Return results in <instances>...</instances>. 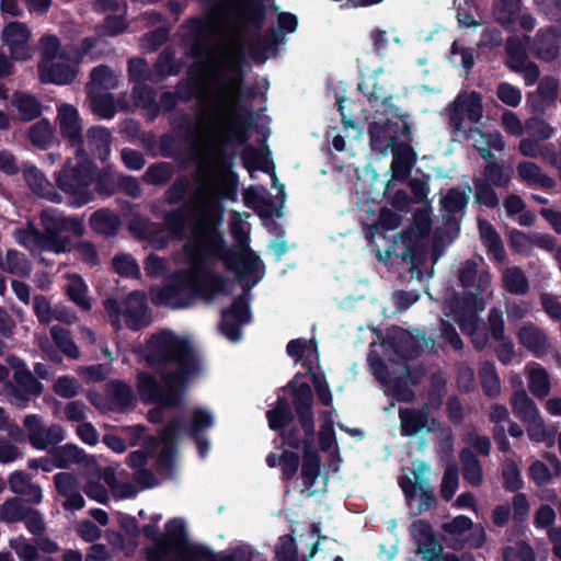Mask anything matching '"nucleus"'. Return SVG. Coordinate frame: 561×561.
<instances>
[{
  "instance_id": "obj_47",
  "label": "nucleus",
  "mask_w": 561,
  "mask_h": 561,
  "mask_svg": "<svg viewBox=\"0 0 561 561\" xmlns=\"http://www.w3.org/2000/svg\"><path fill=\"white\" fill-rule=\"evenodd\" d=\"M471 186L465 184L463 187H450L442 199V207L448 214H459L463 211L469 203Z\"/></svg>"
},
{
  "instance_id": "obj_45",
  "label": "nucleus",
  "mask_w": 561,
  "mask_h": 561,
  "mask_svg": "<svg viewBox=\"0 0 561 561\" xmlns=\"http://www.w3.org/2000/svg\"><path fill=\"white\" fill-rule=\"evenodd\" d=\"M425 462H421L420 466L413 471L414 479L417 481V496L420 497L417 504V513L428 511L436 503V497L430 481L423 477L424 471L427 469Z\"/></svg>"
},
{
  "instance_id": "obj_50",
  "label": "nucleus",
  "mask_w": 561,
  "mask_h": 561,
  "mask_svg": "<svg viewBox=\"0 0 561 561\" xmlns=\"http://www.w3.org/2000/svg\"><path fill=\"white\" fill-rule=\"evenodd\" d=\"M174 175V167L170 162L159 161L150 164L141 180L149 185L164 186Z\"/></svg>"
},
{
  "instance_id": "obj_18",
  "label": "nucleus",
  "mask_w": 561,
  "mask_h": 561,
  "mask_svg": "<svg viewBox=\"0 0 561 561\" xmlns=\"http://www.w3.org/2000/svg\"><path fill=\"white\" fill-rule=\"evenodd\" d=\"M241 5V0L239 1L238 5L234 10V16H236V28L241 34H250L254 33L256 35V38L251 42L250 48L251 54L254 59H257L261 55H263L268 49L276 50L277 47L284 42L285 35L279 30H276L274 27H268L264 36H260L261 30H254L251 28L248 32H243L239 27V18H238V10Z\"/></svg>"
},
{
  "instance_id": "obj_4",
  "label": "nucleus",
  "mask_w": 561,
  "mask_h": 561,
  "mask_svg": "<svg viewBox=\"0 0 561 561\" xmlns=\"http://www.w3.org/2000/svg\"><path fill=\"white\" fill-rule=\"evenodd\" d=\"M304 375L297 373L287 383L293 397V405L296 413V420L276 432L282 439L283 446L294 450L310 449L316 444V420L313 412V394L308 382L298 383V379Z\"/></svg>"
},
{
  "instance_id": "obj_21",
  "label": "nucleus",
  "mask_w": 561,
  "mask_h": 561,
  "mask_svg": "<svg viewBox=\"0 0 561 561\" xmlns=\"http://www.w3.org/2000/svg\"><path fill=\"white\" fill-rule=\"evenodd\" d=\"M517 339L519 344L537 358L543 357L550 348L546 332L534 323L520 327L517 332Z\"/></svg>"
},
{
  "instance_id": "obj_12",
  "label": "nucleus",
  "mask_w": 561,
  "mask_h": 561,
  "mask_svg": "<svg viewBox=\"0 0 561 561\" xmlns=\"http://www.w3.org/2000/svg\"><path fill=\"white\" fill-rule=\"evenodd\" d=\"M458 277L460 285L465 289H474V291H468L463 295V302L467 306L474 304L478 296L485 291L486 286L490 283V276L488 273L478 274V264L473 260H466L461 264Z\"/></svg>"
},
{
  "instance_id": "obj_31",
  "label": "nucleus",
  "mask_w": 561,
  "mask_h": 561,
  "mask_svg": "<svg viewBox=\"0 0 561 561\" xmlns=\"http://www.w3.org/2000/svg\"><path fill=\"white\" fill-rule=\"evenodd\" d=\"M517 174L522 182L526 183L528 186H539L543 190H552L556 187V181L543 173L541 168L533 162V161H520L517 164Z\"/></svg>"
},
{
  "instance_id": "obj_35",
  "label": "nucleus",
  "mask_w": 561,
  "mask_h": 561,
  "mask_svg": "<svg viewBox=\"0 0 561 561\" xmlns=\"http://www.w3.org/2000/svg\"><path fill=\"white\" fill-rule=\"evenodd\" d=\"M22 173L30 188L37 195L55 201L57 193L44 173L35 165L22 164Z\"/></svg>"
},
{
  "instance_id": "obj_28",
  "label": "nucleus",
  "mask_w": 561,
  "mask_h": 561,
  "mask_svg": "<svg viewBox=\"0 0 561 561\" xmlns=\"http://www.w3.org/2000/svg\"><path fill=\"white\" fill-rule=\"evenodd\" d=\"M265 461L270 468L279 467L282 480L290 482L298 472L301 459L296 450L283 448L280 454L270 453Z\"/></svg>"
},
{
  "instance_id": "obj_26",
  "label": "nucleus",
  "mask_w": 561,
  "mask_h": 561,
  "mask_svg": "<svg viewBox=\"0 0 561 561\" xmlns=\"http://www.w3.org/2000/svg\"><path fill=\"white\" fill-rule=\"evenodd\" d=\"M13 379L16 386L12 388L11 394L24 403L30 401L31 396H39L44 391L43 383L26 368L22 370L16 369L13 374ZM23 407H26V404Z\"/></svg>"
},
{
  "instance_id": "obj_43",
  "label": "nucleus",
  "mask_w": 561,
  "mask_h": 561,
  "mask_svg": "<svg viewBox=\"0 0 561 561\" xmlns=\"http://www.w3.org/2000/svg\"><path fill=\"white\" fill-rule=\"evenodd\" d=\"M478 376L484 396L490 399L497 398L501 393V380L496 371L495 363L492 360L482 363Z\"/></svg>"
},
{
  "instance_id": "obj_46",
  "label": "nucleus",
  "mask_w": 561,
  "mask_h": 561,
  "mask_svg": "<svg viewBox=\"0 0 561 561\" xmlns=\"http://www.w3.org/2000/svg\"><path fill=\"white\" fill-rule=\"evenodd\" d=\"M49 455L56 461V468L59 469H67L72 463H80L85 457L84 450L71 443L53 447Z\"/></svg>"
},
{
  "instance_id": "obj_55",
  "label": "nucleus",
  "mask_w": 561,
  "mask_h": 561,
  "mask_svg": "<svg viewBox=\"0 0 561 561\" xmlns=\"http://www.w3.org/2000/svg\"><path fill=\"white\" fill-rule=\"evenodd\" d=\"M94 194L102 197H110L117 193L118 173L114 172L111 167H105L101 171H96L94 175Z\"/></svg>"
},
{
  "instance_id": "obj_58",
  "label": "nucleus",
  "mask_w": 561,
  "mask_h": 561,
  "mask_svg": "<svg viewBox=\"0 0 561 561\" xmlns=\"http://www.w3.org/2000/svg\"><path fill=\"white\" fill-rule=\"evenodd\" d=\"M51 339L57 348L71 359H78L80 352L76 343L73 342L71 334L68 329L54 325L50 329Z\"/></svg>"
},
{
  "instance_id": "obj_49",
  "label": "nucleus",
  "mask_w": 561,
  "mask_h": 561,
  "mask_svg": "<svg viewBox=\"0 0 561 561\" xmlns=\"http://www.w3.org/2000/svg\"><path fill=\"white\" fill-rule=\"evenodd\" d=\"M482 176V181H488L494 187L508 188L512 169L499 161L489 162L483 167Z\"/></svg>"
},
{
  "instance_id": "obj_51",
  "label": "nucleus",
  "mask_w": 561,
  "mask_h": 561,
  "mask_svg": "<svg viewBox=\"0 0 561 561\" xmlns=\"http://www.w3.org/2000/svg\"><path fill=\"white\" fill-rule=\"evenodd\" d=\"M505 53V65L512 71L518 70V67H522L526 61H528L526 45L518 36H510L506 39Z\"/></svg>"
},
{
  "instance_id": "obj_3",
  "label": "nucleus",
  "mask_w": 561,
  "mask_h": 561,
  "mask_svg": "<svg viewBox=\"0 0 561 561\" xmlns=\"http://www.w3.org/2000/svg\"><path fill=\"white\" fill-rule=\"evenodd\" d=\"M238 194V175L220 184L213 182L201 185L184 203L164 213V230L174 240H183L188 228L195 241H202L207 250L220 255L222 252H238L227 247L220 226L224 219V201H236Z\"/></svg>"
},
{
  "instance_id": "obj_64",
  "label": "nucleus",
  "mask_w": 561,
  "mask_h": 561,
  "mask_svg": "<svg viewBox=\"0 0 561 561\" xmlns=\"http://www.w3.org/2000/svg\"><path fill=\"white\" fill-rule=\"evenodd\" d=\"M90 106L99 118L111 119L116 113L115 99L112 93H100L91 95Z\"/></svg>"
},
{
  "instance_id": "obj_30",
  "label": "nucleus",
  "mask_w": 561,
  "mask_h": 561,
  "mask_svg": "<svg viewBox=\"0 0 561 561\" xmlns=\"http://www.w3.org/2000/svg\"><path fill=\"white\" fill-rule=\"evenodd\" d=\"M11 105L16 110L19 119L24 123L37 119L43 113L39 100L28 92L14 91Z\"/></svg>"
},
{
  "instance_id": "obj_36",
  "label": "nucleus",
  "mask_w": 561,
  "mask_h": 561,
  "mask_svg": "<svg viewBox=\"0 0 561 561\" xmlns=\"http://www.w3.org/2000/svg\"><path fill=\"white\" fill-rule=\"evenodd\" d=\"M140 533H142L147 539L154 542V547L147 549L146 561H178L170 558V549L164 545L163 535H160L157 525H144Z\"/></svg>"
},
{
  "instance_id": "obj_61",
  "label": "nucleus",
  "mask_w": 561,
  "mask_h": 561,
  "mask_svg": "<svg viewBox=\"0 0 561 561\" xmlns=\"http://www.w3.org/2000/svg\"><path fill=\"white\" fill-rule=\"evenodd\" d=\"M505 289L513 295H525L529 290V282L519 267H510L503 276Z\"/></svg>"
},
{
  "instance_id": "obj_11",
  "label": "nucleus",
  "mask_w": 561,
  "mask_h": 561,
  "mask_svg": "<svg viewBox=\"0 0 561 561\" xmlns=\"http://www.w3.org/2000/svg\"><path fill=\"white\" fill-rule=\"evenodd\" d=\"M190 28V43L186 56L201 60L207 57L210 53V38L213 35L211 23L201 18H190L186 21Z\"/></svg>"
},
{
  "instance_id": "obj_54",
  "label": "nucleus",
  "mask_w": 561,
  "mask_h": 561,
  "mask_svg": "<svg viewBox=\"0 0 561 561\" xmlns=\"http://www.w3.org/2000/svg\"><path fill=\"white\" fill-rule=\"evenodd\" d=\"M243 203L248 208L253 209L261 218H271L273 216V201L262 196L253 186L244 191Z\"/></svg>"
},
{
  "instance_id": "obj_8",
  "label": "nucleus",
  "mask_w": 561,
  "mask_h": 561,
  "mask_svg": "<svg viewBox=\"0 0 561 561\" xmlns=\"http://www.w3.org/2000/svg\"><path fill=\"white\" fill-rule=\"evenodd\" d=\"M164 545L170 549V557L174 553L181 561H203L209 556L211 549L199 543H191L182 518L174 517L165 523Z\"/></svg>"
},
{
  "instance_id": "obj_34",
  "label": "nucleus",
  "mask_w": 561,
  "mask_h": 561,
  "mask_svg": "<svg viewBox=\"0 0 561 561\" xmlns=\"http://www.w3.org/2000/svg\"><path fill=\"white\" fill-rule=\"evenodd\" d=\"M183 62L176 60L175 53L171 48H164L157 57L153 65V83H161L168 77L181 73Z\"/></svg>"
},
{
  "instance_id": "obj_14",
  "label": "nucleus",
  "mask_w": 561,
  "mask_h": 561,
  "mask_svg": "<svg viewBox=\"0 0 561 561\" xmlns=\"http://www.w3.org/2000/svg\"><path fill=\"white\" fill-rule=\"evenodd\" d=\"M30 31L24 23L9 22L2 31V39L9 47L10 55L14 60H26L30 58L28 50Z\"/></svg>"
},
{
  "instance_id": "obj_19",
  "label": "nucleus",
  "mask_w": 561,
  "mask_h": 561,
  "mask_svg": "<svg viewBox=\"0 0 561 561\" xmlns=\"http://www.w3.org/2000/svg\"><path fill=\"white\" fill-rule=\"evenodd\" d=\"M530 49L540 60H554L560 53V37L558 31L553 26L540 28L533 39Z\"/></svg>"
},
{
  "instance_id": "obj_16",
  "label": "nucleus",
  "mask_w": 561,
  "mask_h": 561,
  "mask_svg": "<svg viewBox=\"0 0 561 561\" xmlns=\"http://www.w3.org/2000/svg\"><path fill=\"white\" fill-rule=\"evenodd\" d=\"M123 316L126 327L134 332L142 330L151 323L147 301L138 291H133L127 296Z\"/></svg>"
},
{
  "instance_id": "obj_56",
  "label": "nucleus",
  "mask_w": 561,
  "mask_h": 561,
  "mask_svg": "<svg viewBox=\"0 0 561 561\" xmlns=\"http://www.w3.org/2000/svg\"><path fill=\"white\" fill-rule=\"evenodd\" d=\"M66 294L68 298L82 310H91L92 304L87 296L88 286L80 275L73 274L69 276V284L66 287Z\"/></svg>"
},
{
  "instance_id": "obj_1",
  "label": "nucleus",
  "mask_w": 561,
  "mask_h": 561,
  "mask_svg": "<svg viewBox=\"0 0 561 561\" xmlns=\"http://www.w3.org/2000/svg\"><path fill=\"white\" fill-rule=\"evenodd\" d=\"M142 356L148 371L136 375V390L144 404L181 409L192 381L203 369L202 358L188 339L164 329L146 341Z\"/></svg>"
},
{
  "instance_id": "obj_33",
  "label": "nucleus",
  "mask_w": 561,
  "mask_h": 561,
  "mask_svg": "<svg viewBox=\"0 0 561 561\" xmlns=\"http://www.w3.org/2000/svg\"><path fill=\"white\" fill-rule=\"evenodd\" d=\"M111 139L110 130L103 126H92L87 131V145L101 162L106 161L111 154Z\"/></svg>"
},
{
  "instance_id": "obj_25",
  "label": "nucleus",
  "mask_w": 561,
  "mask_h": 561,
  "mask_svg": "<svg viewBox=\"0 0 561 561\" xmlns=\"http://www.w3.org/2000/svg\"><path fill=\"white\" fill-rule=\"evenodd\" d=\"M25 243H32L41 248L43 251L60 254L69 251L70 238L65 236L44 234L36 227L30 226L25 232Z\"/></svg>"
},
{
  "instance_id": "obj_60",
  "label": "nucleus",
  "mask_w": 561,
  "mask_h": 561,
  "mask_svg": "<svg viewBox=\"0 0 561 561\" xmlns=\"http://www.w3.org/2000/svg\"><path fill=\"white\" fill-rule=\"evenodd\" d=\"M529 390L538 399L546 398L551 390V382L547 370L538 365L529 371Z\"/></svg>"
},
{
  "instance_id": "obj_62",
  "label": "nucleus",
  "mask_w": 561,
  "mask_h": 561,
  "mask_svg": "<svg viewBox=\"0 0 561 561\" xmlns=\"http://www.w3.org/2000/svg\"><path fill=\"white\" fill-rule=\"evenodd\" d=\"M170 127L175 137L183 141L196 138L197 127L193 123L192 116L186 112L171 119Z\"/></svg>"
},
{
  "instance_id": "obj_37",
  "label": "nucleus",
  "mask_w": 561,
  "mask_h": 561,
  "mask_svg": "<svg viewBox=\"0 0 561 561\" xmlns=\"http://www.w3.org/2000/svg\"><path fill=\"white\" fill-rule=\"evenodd\" d=\"M420 539L417 543V552L423 560L439 561L443 553V547L435 538L431 526L427 523L420 522Z\"/></svg>"
},
{
  "instance_id": "obj_17",
  "label": "nucleus",
  "mask_w": 561,
  "mask_h": 561,
  "mask_svg": "<svg viewBox=\"0 0 561 561\" xmlns=\"http://www.w3.org/2000/svg\"><path fill=\"white\" fill-rule=\"evenodd\" d=\"M399 122L386 119L383 123L373 122L368 126L369 145L374 151L386 153L400 142L397 139V129Z\"/></svg>"
},
{
  "instance_id": "obj_24",
  "label": "nucleus",
  "mask_w": 561,
  "mask_h": 561,
  "mask_svg": "<svg viewBox=\"0 0 561 561\" xmlns=\"http://www.w3.org/2000/svg\"><path fill=\"white\" fill-rule=\"evenodd\" d=\"M428 404L422 408H400V434L403 437L417 435L427 426Z\"/></svg>"
},
{
  "instance_id": "obj_6",
  "label": "nucleus",
  "mask_w": 561,
  "mask_h": 561,
  "mask_svg": "<svg viewBox=\"0 0 561 561\" xmlns=\"http://www.w3.org/2000/svg\"><path fill=\"white\" fill-rule=\"evenodd\" d=\"M98 165L84 158L72 162L68 160L57 173L55 181L57 187L67 195L69 204L81 207L94 199L92 185Z\"/></svg>"
},
{
  "instance_id": "obj_52",
  "label": "nucleus",
  "mask_w": 561,
  "mask_h": 561,
  "mask_svg": "<svg viewBox=\"0 0 561 561\" xmlns=\"http://www.w3.org/2000/svg\"><path fill=\"white\" fill-rule=\"evenodd\" d=\"M480 237L486 248L488 253L493 254L494 259L502 261L505 255L504 244L501 236L489 222H479Z\"/></svg>"
},
{
  "instance_id": "obj_5",
  "label": "nucleus",
  "mask_w": 561,
  "mask_h": 561,
  "mask_svg": "<svg viewBox=\"0 0 561 561\" xmlns=\"http://www.w3.org/2000/svg\"><path fill=\"white\" fill-rule=\"evenodd\" d=\"M255 112L251 108H241V112L231 114V123L225 128L224 142L227 146H242L240 158L243 168L249 172L260 170L270 173L274 170V162L256 147L249 144L255 127Z\"/></svg>"
},
{
  "instance_id": "obj_22",
  "label": "nucleus",
  "mask_w": 561,
  "mask_h": 561,
  "mask_svg": "<svg viewBox=\"0 0 561 561\" xmlns=\"http://www.w3.org/2000/svg\"><path fill=\"white\" fill-rule=\"evenodd\" d=\"M9 489L16 495L23 496L28 504H39L43 500L42 488L32 482V477L21 470L13 471L8 479Z\"/></svg>"
},
{
  "instance_id": "obj_44",
  "label": "nucleus",
  "mask_w": 561,
  "mask_h": 561,
  "mask_svg": "<svg viewBox=\"0 0 561 561\" xmlns=\"http://www.w3.org/2000/svg\"><path fill=\"white\" fill-rule=\"evenodd\" d=\"M157 93L153 88L145 83L134 84L133 98L138 107L149 112V119L153 121L159 116V105L157 103Z\"/></svg>"
},
{
  "instance_id": "obj_48",
  "label": "nucleus",
  "mask_w": 561,
  "mask_h": 561,
  "mask_svg": "<svg viewBox=\"0 0 561 561\" xmlns=\"http://www.w3.org/2000/svg\"><path fill=\"white\" fill-rule=\"evenodd\" d=\"M196 65H192L186 72V77L179 80L174 87V94L181 103H190L194 98H198L199 82L195 75Z\"/></svg>"
},
{
  "instance_id": "obj_23",
  "label": "nucleus",
  "mask_w": 561,
  "mask_h": 561,
  "mask_svg": "<svg viewBox=\"0 0 561 561\" xmlns=\"http://www.w3.org/2000/svg\"><path fill=\"white\" fill-rule=\"evenodd\" d=\"M107 409L112 412H126L135 402L131 387L123 380H111L106 385Z\"/></svg>"
},
{
  "instance_id": "obj_7",
  "label": "nucleus",
  "mask_w": 561,
  "mask_h": 561,
  "mask_svg": "<svg viewBox=\"0 0 561 561\" xmlns=\"http://www.w3.org/2000/svg\"><path fill=\"white\" fill-rule=\"evenodd\" d=\"M243 60V53L241 51L240 56L227 68L228 77L215 78V89L210 96L208 111L209 123H217L219 114L222 113H228L229 123H231L232 113L241 112V108H248L241 105L238 96L245 78L242 68Z\"/></svg>"
},
{
  "instance_id": "obj_57",
  "label": "nucleus",
  "mask_w": 561,
  "mask_h": 561,
  "mask_svg": "<svg viewBox=\"0 0 561 561\" xmlns=\"http://www.w3.org/2000/svg\"><path fill=\"white\" fill-rule=\"evenodd\" d=\"M474 186V203L479 206H484L490 209H494L500 205V198L495 191V187L488 181H482L480 178H473Z\"/></svg>"
},
{
  "instance_id": "obj_41",
  "label": "nucleus",
  "mask_w": 561,
  "mask_h": 561,
  "mask_svg": "<svg viewBox=\"0 0 561 561\" xmlns=\"http://www.w3.org/2000/svg\"><path fill=\"white\" fill-rule=\"evenodd\" d=\"M293 408L285 396H277L276 404L273 409L266 411V420L272 431H277L294 421Z\"/></svg>"
},
{
  "instance_id": "obj_59",
  "label": "nucleus",
  "mask_w": 561,
  "mask_h": 561,
  "mask_svg": "<svg viewBox=\"0 0 561 561\" xmlns=\"http://www.w3.org/2000/svg\"><path fill=\"white\" fill-rule=\"evenodd\" d=\"M191 187L190 178L185 174L178 175L165 190L163 197L169 206H175L184 202Z\"/></svg>"
},
{
  "instance_id": "obj_53",
  "label": "nucleus",
  "mask_w": 561,
  "mask_h": 561,
  "mask_svg": "<svg viewBox=\"0 0 561 561\" xmlns=\"http://www.w3.org/2000/svg\"><path fill=\"white\" fill-rule=\"evenodd\" d=\"M26 501L20 496L7 499L0 505V520L13 524L25 519V514L30 506L26 505Z\"/></svg>"
},
{
  "instance_id": "obj_32",
  "label": "nucleus",
  "mask_w": 561,
  "mask_h": 561,
  "mask_svg": "<svg viewBox=\"0 0 561 561\" xmlns=\"http://www.w3.org/2000/svg\"><path fill=\"white\" fill-rule=\"evenodd\" d=\"M89 225L90 228L99 234L114 237L118 232L121 218L115 211L108 208H100L90 216Z\"/></svg>"
},
{
  "instance_id": "obj_9",
  "label": "nucleus",
  "mask_w": 561,
  "mask_h": 561,
  "mask_svg": "<svg viewBox=\"0 0 561 561\" xmlns=\"http://www.w3.org/2000/svg\"><path fill=\"white\" fill-rule=\"evenodd\" d=\"M259 282L254 278L252 284L243 287V291L231 302L230 307L221 310L219 321L220 332L231 342H238L242 337V327L252 321L249 291Z\"/></svg>"
},
{
  "instance_id": "obj_27",
  "label": "nucleus",
  "mask_w": 561,
  "mask_h": 561,
  "mask_svg": "<svg viewBox=\"0 0 561 561\" xmlns=\"http://www.w3.org/2000/svg\"><path fill=\"white\" fill-rule=\"evenodd\" d=\"M44 234L61 236L62 232H71L75 237L84 233V226L80 218L66 216H43Z\"/></svg>"
},
{
  "instance_id": "obj_10",
  "label": "nucleus",
  "mask_w": 561,
  "mask_h": 561,
  "mask_svg": "<svg viewBox=\"0 0 561 561\" xmlns=\"http://www.w3.org/2000/svg\"><path fill=\"white\" fill-rule=\"evenodd\" d=\"M465 114L472 124H477L483 116L482 96L477 91L459 94L448 107V124L455 131L463 129Z\"/></svg>"
},
{
  "instance_id": "obj_39",
  "label": "nucleus",
  "mask_w": 561,
  "mask_h": 561,
  "mask_svg": "<svg viewBox=\"0 0 561 561\" xmlns=\"http://www.w3.org/2000/svg\"><path fill=\"white\" fill-rule=\"evenodd\" d=\"M459 458L462 465V478L471 486L478 488L483 481L482 465L477 455L468 448H463Z\"/></svg>"
},
{
  "instance_id": "obj_29",
  "label": "nucleus",
  "mask_w": 561,
  "mask_h": 561,
  "mask_svg": "<svg viewBox=\"0 0 561 561\" xmlns=\"http://www.w3.org/2000/svg\"><path fill=\"white\" fill-rule=\"evenodd\" d=\"M391 172L392 178L397 181L407 180L412 167L416 160L413 148L405 142H401L392 149Z\"/></svg>"
},
{
  "instance_id": "obj_38",
  "label": "nucleus",
  "mask_w": 561,
  "mask_h": 561,
  "mask_svg": "<svg viewBox=\"0 0 561 561\" xmlns=\"http://www.w3.org/2000/svg\"><path fill=\"white\" fill-rule=\"evenodd\" d=\"M389 344L394 353L402 359H413L419 355V346L411 333L404 329L398 328L389 336Z\"/></svg>"
},
{
  "instance_id": "obj_40",
  "label": "nucleus",
  "mask_w": 561,
  "mask_h": 561,
  "mask_svg": "<svg viewBox=\"0 0 561 561\" xmlns=\"http://www.w3.org/2000/svg\"><path fill=\"white\" fill-rule=\"evenodd\" d=\"M513 413L522 422L533 421L539 414L536 402L520 388L514 391L510 398Z\"/></svg>"
},
{
  "instance_id": "obj_15",
  "label": "nucleus",
  "mask_w": 561,
  "mask_h": 561,
  "mask_svg": "<svg viewBox=\"0 0 561 561\" xmlns=\"http://www.w3.org/2000/svg\"><path fill=\"white\" fill-rule=\"evenodd\" d=\"M54 483L57 493L65 497L62 504L66 511H79L85 505L83 496L79 492L78 478L71 472H59L54 476Z\"/></svg>"
},
{
  "instance_id": "obj_2",
  "label": "nucleus",
  "mask_w": 561,
  "mask_h": 561,
  "mask_svg": "<svg viewBox=\"0 0 561 561\" xmlns=\"http://www.w3.org/2000/svg\"><path fill=\"white\" fill-rule=\"evenodd\" d=\"M184 250L190 267L172 275L170 282L158 293L154 304L172 309H183L190 307L196 298L210 301L219 294L229 295L228 280L209 268L208 260L221 261L227 271L236 274L240 284H243L248 276L253 275L259 268L260 259L251 250L245 255L241 252H222L217 255L207 250L202 241H195L191 236Z\"/></svg>"
},
{
  "instance_id": "obj_63",
  "label": "nucleus",
  "mask_w": 561,
  "mask_h": 561,
  "mask_svg": "<svg viewBox=\"0 0 561 561\" xmlns=\"http://www.w3.org/2000/svg\"><path fill=\"white\" fill-rule=\"evenodd\" d=\"M520 12V0H497L494 4V14L503 26H511L515 23Z\"/></svg>"
},
{
  "instance_id": "obj_42",
  "label": "nucleus",
  "mask_w": 561,
  "mask_h": 561,
  "mask_svg": "<svg viewBox=\"0 0 561 561\" xmlns=\"http://www.w3.org/2000/svg\"><path fill=\"white\" fill-rule=\"evenodd\" d=\"M301 479L307 489H311L321 472V457L314 447L302 451Z\"/></svg>"
},
{
  "instance_id": "obj_20",
  "label": "nucleus",
  "mask_w": 561,
  "mask_h": 561,
  "mask_svg": "<svg viewBox=\"0 0 561 561\" xmlns=\"http://www.w3.org/2000/svg\"><path fill=\"white\" fill-rule=\"evenodd\" d=\"M38 78L42 83H53L57 85L70 84L78 75L76 66L67 62L50 61L38 62Z\"/></svg>"
},
{
  "instance_id": "obj_13",
  "label": "nucleus",
  "mask_w": 561,
  "mask_h": 561,
  "mask_svg": "<svg viewBox=\"0 0 561 561\" xmlns=\"http://www.w3.org/2000/svg\"><path fill=\"white\" fill-rule=\"evenodd\" d=\"M59 130L62 138L67 139L71 147H77V152H83V135L78 110L71 104H62L58 108Z\"/></svg>"
}]
</instances>
